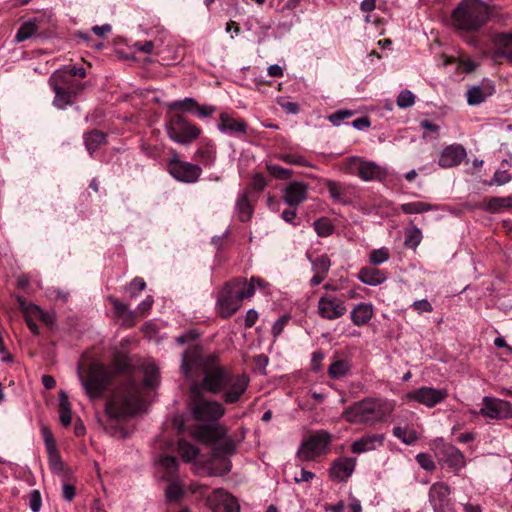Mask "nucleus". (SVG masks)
Wrapping results in <instances>:
<instances>
[{
  "label": "nucleus",
  "instance_id": "20",
  "mask_svg": "<svg viewBox=\"0 0 512 512\" xmlns=\"http://www.w3.org/2000/svg\"><path fill=\"white\" fill-rule=\"evenodd\" d=\"M307 196L308 185L301 181L289 183L283 191V200L291 207H297L303 203L307 199Z\"/></svg>",
  "mask_w": 512,
  "mask_h": 512
},
{
  "label": "nucleus",
  "instance_id": "38",
  "mask_svg": "<svg viewBox=\"0 0 512 512\" xmlns=\"http://www.w3.org/2000/svg\"><path fill=\"white\" fill-rule=\"evenodd\" d=\"M38 31V26L35 20L26 21L21 25L15 35L16 42H23L31 38Z\"/></svg>",
  "mask_w": 512,
  "mask_h": 512
},
{
  "label": "nucleus",
  "instance_id": "57",
  "mask_svg": "<svg viewBox=\"0 0 512 512\" xmlns=\"http://www.w3.org/2000/svg\"><path fill=\"white\" fill-rule=\"evenodd\" d=\"M511 180L509 173L505 170H497L494 173L493 181L498 185H503Z\"/></svg>",
  "mask_w": 512,
  "mask_h": 512
},
{
  "label": "nucleus",
  "instance_id": "34",
  "mask_svg": "<svg viewBox=\"0 0 512 512\" xmlns=\"http://www.w3.org/2000/svg\"><path fill=\"white\" fill-rule=\"evenodd\" d=\"M59 418L63 426L67 427L71 424V405L68 396L64 391L60 392L59 399Z\"/></svg>",
  "mask_w": 512,
  "mask_h": 512
},
{
  "label": "nucleus",
  "instance_id": "32",
  "mask_svg": "<svg viewBox=\"0 0 512 512\" xmlns=\"http://www.w3.org/2000/svg\"><path fill=\"white\" fill-rule=\"evenodd\" d=\"M437 208L438 207L436 205L422 201L409 202L400 205L401 211L405 214H421L436 210Z\"/></svg>",
  "mask_w": 512,
  "mask_h": 512
},
{
  "label": "nucleus",
  "instance_id": "42",
  "mask_svg": "<svg viewBox=\"0 0 512 512\" xmlns=\"http://www.w3.org/2000/svg\"><path fill=\"white\" fill-rule=\"evenodd\" d=\"M277 159L292 165L307 167L309 166L306 158L300 154L295 153H281L277 155Z\"/></svg>",
  "mask_w": 512,
  "mask_h": 512
},
{
  "label": "nucleus",
  "instance_id": "27",
  "mask_svg": "<svg viewBox=\"0 0 512 512\" xmlns=\"http://www.w3.org/2000/svg\"><path fill=\"white\" fill-rule=\"evenodd\" d=\"M358 175L364 181L380 180L385 177L386 171L375 162L362 161L358 167Z\"/></svg>",
  "mask_w": 512,
  "mask_h": 512
},
{
  "label": "nucleus",
  "instance_id": "17",
  "mask_svg": "<svg viewBox=\"0 0 512 512\" xmlns=\"http://www.w3.org/2000/svg\"><path fill=\"white\" fill-rule=\"evenodd\" d=\"M491 43V57L494 60L505 59L512 66V33H495Z\"/></svg>",
  "mask_w": 512,
  "mask_h": 512
},
{
  "label": "nucleus",
  "instance_id": "52",
  "mask_svg": "<svg viewBox=\"0 0 512 512\" xmlns=\"http://www.w3.org/2000/svg\"><path fill=\"white\" fill-rule=\"evenodd\" d=\"M235 450V443L231 439H226L219 443L217 447H215L216 455H229L232 454Z\"/></svg>",
  "mask_w": 512,
  "mask_h": 512
},
{
  "label": "nucleus",
  "instance_id": "33",
  "mask_svg": "<svg viewBox=\"0 0 512 512\" xmlns=\"http://www.w3.org/2000/svg\"><path fill=\"white\" fill-rule=\"evenodd\" d=\"M351 369V363L345 359L334 360L329 368L328 374L331 378L338 379L345 376Z\"/></svg>",
  "mask_w": 512,
  "mask_h": 512
},
{
  "label": "nucleus",
  "instance_id": "60",
  "mask_svg": "<svg viewBox=\"0 0 512 512\" xmlns=\"http://www.w3.org/2000/svg\"><path fill=\"white\" fill-rule=\"evenodd\" d=\"M419 126L421 129L431 132L433 134H438V132L440 130V127L437 124H435L427 119L421 120L419 123Z\"/></svg>",
  "mask_w": 512,
  "mask_h": 512
},
{
  "label": "nucleus",
  "instance_id": "64",
  "mask_svg": "<svg viewBox=\"0 0 512 512\" xmlns=\"http://www.w3.org/2000/svg\"><path fill=\"white\" fill-rule=\"evenodd\" d=\"M352 126L357 130H365L370 127V121L367 117H361L354 120Z\"/></svg>",
  "mask_w": 512,
  "mask_h": 512
},
{
  "label": "nucleus",
  "instance_id": "23",
  "mask_svg": "<svg viewBox=\"0 0 512 512\" xmlns=\"http://www.w3.org/2000/svg\"><path fill=\"white\" fill-rule=\"evenodd\" d=\"M248 125L245 121L234 118L227 112H222L219 116L218 129L222 133L231 135H245Z\"/></svg>",
  "mask_w": 512,
  "mask_h": 512
},
{
  "label": "nucleus",
  "instance_id": "1",
  "mask_svg": "<svg viewBox=\"0 0 512 512\" xmlns=\"http://www.w3.org/2000/svg\"><path fill=\"white\" fill-rule=\"evenodd\" d=\"M181 369L187 377L202 374L200 386L203 390L222 394L226 404L238 402L246 392L249 377L242 373H234L229 368L220 365L216 357L199 356L194 352L186 351L183 354Z\"/></svg>",
  "mask_w": 512,
  "mask_h": 512
},
{
  "label": "nucleus",
  "instance_id": "55",
  "mask_svg": "<svg viewBox=\"0 0 512 512\" xmlns=\"http://www.w3.org/2000/svg\"><path fill=\"white\" fill-rule=\"evenodd\" d=\"M412 308L416 310L418 313L427 312L430 313L433 311V307L431 303L427 299L417 300L412 304Z\"/></svg>",
  "mask_w": 512,
  "mask_h": 512
},
{
  "label": "nucleus",
  "instance_id": "36",
  "mask_svg": "<svg viewBox=\"0 0 512 512\" xmlns=\"http://www.w3.org/2000/svg\"><path fill=\"white\" fill-rule=\"evenodd\" d=\"M393 435L406 445H411L418 440L416 431L407 427L395 426L393 428Z\"/></svg>",
  "mask_w": 512,
  "mask_h": 512
},
{
  "label": "nucleus",
  "instance_id": "3",
  "mask_svg": "<svg viewBox=\"0 0 512 512\" xmlns=\"http://www.w3.org/2000/svg\"><path fill=\"white\" fill-rule=\"evenodd\" d=\"M194 419L208 424L198 425L191 429L190 434L201 442H215L221 439L226 431L216 424L224 415L223 405L214 400H208L196 394L190 404Z\"/></svg>",
  "mask_w": 512,
  "mask_h": 512
},
{
  "label": "nucleus",
  "instance_id": "15",
  "mask_svg": "<svg viewBox=\"0 0 512 512\" xmlns=\"http://www.w3.org/2000/svg\"><path fill=\"white\" fill-rule=\"evenodd\" d=\"M480 414L490 419H510L512 404L506 400L485 396L482 399Z\"/></svg>",
  "mask_w": 512,
  "mask_h": 512
},
{
  "label": "nucleus",
  "instance_id": "44",
  "mask_svg": "<svg viewBox=\"0 0 512 512\" xmlns=\"http://www.w3.org/2000/svg\"><path fill=\"white\" fill-rule=\"evenodd\" d=\"M326 187H327L330 197L333 200L339 201V202L344 201L345 192H344L342 185L339 182L329 180L326 183Z\"/></svg>",
  "mask_w": 512,
  "mask_h": 512
},
{
  "label": "nucleus",
  "instance_id": "37",
  "mask_svg": "<svg viewBox=\"0 0 512 512\" xmlns=\"http://www.w3.org/2000/svg\"><path fill=\"white\" fill-rule=\"evenodd\" d=\"M178 451L185 462H191L199 454V449L184 439L178 441Z\"/></svg>",
  "mask_w": 512,
  "mask_h": 512
},
{
  "label": "nucleus",
  "instance_id": "24",
  "mask_svg": "<svg viewBox=\"0 0 512 512\" xmlns=\"http://www.w3.org/2000/svg\"><path fill=\"white\" fill-rule=\"evenodd\" d=\"M494 86L490 81H483L480 85L472 86L467 91L469 105H479L494 93Z\"/></svg>",
  "mask_w": 512,
  "mask_h": 512
},
{
  "label": "nucleus",
  "instance_id": "16",
  "mask_svg": "<svg viewBox=\"0 0 512 512\" xmlns=\"http://www.w3.org/2000/svg\"><path fill=\"white\" fill-rule=\"evenodd\" d=\"M451 489L444 482H436L429 489V502L434 512H453Z\"/></svg>",
  "mask_w": 512,
  "mask_h": 512
},
{
  "label": "nucleus",
  "instance_id": "45",
  "mask_svg": "<svg viewBox=\"0 0 512 512\" xmlns=\"http://www.w3.org/2000/svg\"><path fill=\"white\" fill-rule=\"evenodd\" d=\"M269 174L280 180H288L292 177L293 171L283 168L277 164H267Z\"/></svg>",
  "mask_w": 512,
  "mask_h": 512
},
{
  "label": "nucleus",
  "instance_id": "30",
  "mask_svg": "<svg viewBox=\"0 0 512 512\" xmlns=\"http://www.w3.org/2000/svg\"><path fill=\"white\" fill-rule=\"evenodd\" d=\"M484 209L490 213H500L512 209V195L507 197H491L487 200Z\"/></svg>",
  "mask_w": 512,
  "mask_h": 512
},
{
  "label": "nucleus",
  "instance_id": "14",
  "mask_svg": "<svg viewBox=\"0 0 512 512\" xmlns=\"http://www.w3.org/2000/svg\"><path fill=\"white\" fill-rule=\"evenodd\" d=\"M317 312L321 318L332 321L344 316L347 307L343 299L335 295L325 294L318 300Z\"/></svg>",
  "mask_w": 512,
  "mask_h": 512
},
{
  "label": "nucleus",
  "instance_id": "35",
  "mask_svg": "<svg viewBox=\"0 0 512 512\" xmlns=\"http://www.w3.org/2000/svg\"><path fill=\"white\" fill-rule=\"evenodd\" d=\"M105 134L98 130H93L84 136V143L86 149L92 155V153L105 142Z\"/></svg>",
  "mask_w": 512,
  "mask_h": 512
},
{
  "label": "nucleus",
  "instance_id": "43",
  "mask_svg": "<svg viewBox=\"0 0 512 512\" xmlns=\"http://www.w3.org/2000/svg\"><path fill=\"white\" fill-rule=\"evenodd\" d=\"M313 226L317 235L320 237H327L331 235L334 231V226L326 218H321L314 221Z\"/></svg>",
  "mask_w": 512,
  "mask_h": 512
},
{
  "label": "nucleus",
  "instance_id": "40",
  "mask_svg": "<svg viewBox=\"0 0 512 512\" xmlns=\"http://www.w3.org/2000/svg\"><path fill=\"white\" fill-rule=\"evenodd\" d=\"M422 240V232L416 226L405 231V245L410 248H416Z\"/></svg>",
  "mask_w": 512,
  "mask_h": 512
},
{
  "label": "nucleus",
  "instance_id": "11",
  "mask_svg": "<svg viewBox=\"0 0 512 512\" xmlns=\"http://www.w3.org/2000/svg\"><path fill=\"white\" fill-rule=\"evenodd\" d=\"M433 449L440 461H443L449 468L458 473L466 466L464 454L454 445L438 438L433 442Z\"/></svg>",
  "mask_w": 512,
  "mask_h": 512
},
{
  "label": "nucleus",
  "instance_id": "51",
  "mask_svg": "<svg viewBox=\"0 0 512 512\" xmlns=\"http://www.w3.org/2000/svg\"><path fill=\"white\" fill-rule=\"evenodd\" d=\"M415 459L422 469L426 471H433L435 469V462L429 454L419 453Z\"/></svg>",
  "mask_w": 512,
  "mask_h": 512
},
{
  "label": "nucleus",
  "instance_id": "62",
  "mask_svg": "<svg viewBox=\"0 0 512 512\" xmlns=\"http://www.w3.org/2000/svg\"><path fill=\"white\" fill-rule=\"evenodd\" d=\"M258 319V312L255 309H249L245 316V326L252 327Z\"/></svg>",
  "mask_w": 512,
  "mask_h": 512
},
{
  "label": "nucleus",
  "instance_id": "48",
  "mask_svg": "<svg viewBox=\"0 0 512 512\" xmlns=\"http://www.w3.org/2000/svg\"><path fill=\"white\" fill-rule=\"evenodd\" d=\"M396 102L399 108H409L415 103V95L410 90H403L398 95Z\"/></svg>",
  "mask_w": 512,
  "mask_h": 512
},
{
  "label": "nucleus",
  "instance_id": "56",
  "mask_svg": "<svg viewBox=\"0 0 512 512\" xmlns=\"http://www.w3.org/2000/svg\"><path fill=\"white\" fill-rule=\"evenodd\" d=\"M215 112V107L213 106H201L198 104V107L194 109V114H196L199 118H207L210 117Z\"/></svg>",
  "mask_w": 512,
  "mask_h": 512
},
{
  "label": "nucleus",
  "instance_id": "50",
  "mask_svg": "<svg viewBox=\"0 0 512 512\" xmlns=\"http://www.w3.org/2000/svg\"><path fill=\"white\" fill-rule=\"evenodd\" d=\"M28 505L32 512H39L42 506V498L39 490H31L28 495Z\"/></svg>",
  "mask_w": 512,
  "mask_h": 512
},
{
  "label": "nucleus",
  "instance_id": "19",
  "mask_svg": "<svg viewBox=\"0 0 512 512\" xmlns=\"http://www.w3.org/2000/svg\"><path fill=\"white\" fill-rule=\"evenodd\" d=\"M384 439V434L367 433L352 442L351 451L354 454H362L377 450L378 448L383 446Z\"/></svg>",
  "mask_w": 512,
  "mask_h": 512
},
{
  "label": "nucleus",
  "instance_id": "12",
  "mask_svg": "<svg viewBox=\"0 0 512 512\" xmlns=\"http://www.w3.org/2000/svg\"><path fill=\"white\" fill-rule=\"evenodd\" d=\"M447 396L448 392L446 389H436L433 387L422 386L407 392L403 396V399L407 403L417 402L431 408L444 401Z\"/></svg>",
  "mask_w": 512,
  "mask_h": 512
},
{
  "label": "nucleus",
  "instance_id": "31",
  "mask_svg": "<svg viewBox=\"0 0 512 512\" xmlns=\"http://www.w3.org/2000/svg\"><path fill=\"white\" fill-rule=\"evenodd\" d=\"M194 159L205 166H211L216 159V147L212 143H207L197 149Z\"/></svg>",
  "mask_w": 512,
  "mask_h": 512
},
{
  "label": "nucleus",
  "instance_id": "18",
  "mask_svg": "<svg viewBox=\"0 0 512 512\" xmlns=\"http://www.w3.org/2000/svg\"><path fill=\"white\" fill-rule=\"evenodd\" d=\"M207 503L214 512H240L236 498L221 488L212 492Z\"/></svg>",
  "mask_w": 512,
  "mask_h": 512
},
{
  "label": "nucleus",
  "instance_id": "58",
  "mask_svg": "<svg viewBox=\"0 0 512 512\" xmlns=\"http://www.w3.org/2000/svg\"><path fill=\"white\" fill-rule=\"evenodd\" d=\"M288 319H289V318H288L287 316H283V317L279 318V319H278V320L273 324V326H272V334L274 335V337H277V336H279V335L282 333V331H283V329H284L285 325H286V324H287V322H288Z\"/></svg>",
  "mask_w": 512,
  "mask_h": 512
},
{
  "label": "nucleus",
  "instance_id": "21",
  "mask_svg": "<svg viewBox=\"0 0 512 512\" xmlns=\"http://www.w3.org/2000/svg\"><path fill=\"white\" fill-rule=\"evenodd\" d=\"M355 467L356 458L340 457L333 461L329 474L333 480L343 482L353 474Z\"/></svg>",
  "mask_w": 512,
  "mask_h": 512
},
{
  "label": "nucleus",
  "instance_id": "61",
  "mask_svg": "<svg viewBox=\"0 0 512 512\" xmlns=\"http://www.w3.org/2000/svg\"><path fill=\"white\" fill-rule=\"evenodd\" d=\"M62 497L67 501H72L75 497V488L69 483H64L62 486Z\"/></svg>",
  "mask_w": 512,
  "mask_h": 512
},
{
  "label": "nucleus",
  "instance_id": "47",
  "mask_svg": "<svg viewBox=\"0 0 512 512\" xmlns=\"http://www.w3.org/2000/svg\"><path fill=\"white\" fill-rule=\"evenodd\" d=\"M331 266V261L326 254L320 255L314 261H312V269L314 272L327 274Z\"/></svg>",
  "mask_w": 512,
  "mask_h": 512
},
{
  "label": "nucleus",
  "instance_id": "2",
  "mask_svg": "<svg viewBox=\"0 0 512 512\" xmlns=\"http://www.w3.org/2000/svg\"><path fill=\"white\" fill-rule=\"evenodd\" d=\"M142 372L144 374L143 385H140L134 378L127 376L107 398L105 416L108 423L105 425V429L112 436L122 434V431H118L114 423L125 420L143 410V387L154 389L160 383L159 369L153 361L144 362Z\"/></svg>",
  "mask_w": 512,
  "mask_h": 512
},
{
  "label": "nucleus",
  "instance_id": "6",
  "mask_svg": "<svg viewBox=\"0 0 512 512\" xmlns=\"http://www.w3.org/2000/svg\"><path fill=\"white\" fill-rule=\"evenodd\" d=\"M491 15V7L482 0H463L453 10L451 20L455 29L474 32L484 26Z\"/></svg>",
  "mask_w": 512,
  "mask_h": 512
},
{
  "label": "nucleus",
  "instance_id": "5",
  "mask_svg": "<svg viewBox=\"0 0 512 512\" xmlns=\"http://www.w3.org/2000/svg\"><path fill=\"white\" fill-rule=\"evenodd\" d=\"M394 408L393 401L368 397L347 407L343 412V417L352 424L372 426L388 418Z\"/></svg>",
  "mask_w": 512,
  "mask_h": 512
},
{
  "label": "nucleus",
  "instance_id": "28",
  "mask_svg": "<svg viewBox=\"0 0 512 512\" xmlns=\"http://www.w3.org/2000/svg\"><path fill=\"white\" fill-rule=\"evenodd\" d=\"M357 277L362 283L370 286L380 285L387 279L383 271L372 266L361 268Z\"/></svg>",
  "mask_w": 512,
  "mask_h": 512
},
{
  "label": "nucleus",
  "instance_id": "7",
  "mask_svg": "<svg viewBox=\"0 0 512 512\" xmlns=\"http://www.w3.org/2000/svg\"><path fill=\"white\" fill-rule=\"evenodd\" d=\"M77 374L85 393L90 399L101 398L112 381V372L100 364H91L86 376L79 367Z\"/></svg>",
  "mask_w": 512,
  "mask_h": 512
},
{
  "label": "nucleus",
  "instance_id": "13",
  "mask_svg": "<svg viewBox=\"0 0 512 512\" xmlns=\"http://www.w3.org/2000/svg\"><path fill=\"white\" fill-rule=\"evenodd\" d=\"M168 171L174 179L183 183L197 182L202 173L199 165L181 161L177 157L169 161Z\"/></svg>",
  "mask_w": 512,
  "mask_h": 512
},
{
  "label": "nucleus",
  "instance_id": "9",
  "mask_svg": "<svg viewBox=\"0 0 512 512\" xmlns=\"http://www.w3.org/2000/svg\"><path fill=\"white\" fill-rule=\"evenodd\" d=\"M166 129L169 138L179 144H188L200 135V129L180 114L171 117Z\"/></svg>",
  "mask_w": 512,
  "mask_h": 512
},
{
  "label": "nucleus",
  "instance_id": "41",
  "mask_svg": "<svg viewBox=\"0 0 512 512\" xmlns=\"http://www.w3.org/2000/svg\"><path fill=\"white\" fill-rule=\"evenodd\" d=\"M169 484L166 488V496L170 501L179 500L184 491L179 479L169 480Z\"/></svg>",
  "mask_w": 512,
  "mask_h": 512
},
{
  "label": "nucleus",
  "instance_id": "4",
  "mask_svg": "<svg viewBox=\"0 0 512 512\" xmlns=\"http://www.w3.org/2000/svg\"><path fill=\"white\" fill-rule=\"evenodd\" d=\"M265 282L258 277H251L247 282L244 278H236L226 283L219 291L216 301V310L222 318H229L241 307L244 299L251 298L255 288H262Z\"/></svg>",
  "mask_w": 512,
  "mask_h": 512
},
{
  "label": "nucleus",
  "instance_id": "63",
  "mask_svg": "<svg viewBox=\"0 0 512 512\" xmlns=\"http://www.w3.org/2000/svg\"><path fill=\"white\" fill-rule=\"evenodd\" d=\"M220 464H221L220 469L216 470V471H213L212 475H223V474L228 473L230 471L231 463H230V461L227 458L222 457L220 459Z\"/></svg>",
  "mask_w": 512,
  "mask_h": 512
},
{
  "label": "nucleus",
  "instance_id": "29",
  "mask_svg": "<svg viewBox=\"0 0 512 512\" xmlns=\"http://www.w3.org/2000/svg\"><path fill=\"white\" fill-rule=\"evenodd\" d=\"M235 214L239 221L247 222L251 219L253 208L248 200L247 194L243 193L236 201Z\"/></svg>",
  "mask_w": 512,
  "mask_h": 512
},
{
  "label": "nucleus",
  "instance_id": "22",
  "mask_svg": "<svg viewBox=\"0 0 512 512\" xmlns=\"http://www.w3.org/2000/svg\"><path fill=\"white\" fill-rule=\"evenodd\" d=\"M466 150L460 144H452L447 146L441 152L439 158V166L442 168H451L458 166L466 157Z\"/></svg>",
  "mask_w": 512,
  "mask_h": 512
},
{
  "label": "nucleus",
  "instance_id": "25",
  "mask_svg": "<svg viewBox=\"0 0 512 512\" xmlns=\"http://www.w3.org/2000/svg\"><path fill=\"white\" fill-rule=\"evenodd\" d=\"M373 316L374 306L371 303H358L350 311V319L358 327L367 325Z\"/></svg>",
  "mask_w": 512,
  "mask_h": 512
},
{
  "label": "nucleus",
  "instance_id": "26",
  "mask_svg": "<svg viewBox=\"0 0 512 512\" xmlns=\"http://www.w3.org/2000/svg\"><path fill=\"white\" fill-rule=\"evenodd\" d=\"M178 468L179 464L174 456H163L158 460L160 477L165 481L179 479Z\"/></svg>",
  "mask_w": 512,
  "mask_h": 512
},
{
  "label": "nucleus",
  "instance_id": "49",
  "mask_svg": "<svg viewBox=\"0 0 512 512\" xmlns=\"http://www.w3.org/2000/svg\"><path fill=\"white\" fill-rule=\"evenodd\" d=\"M354 115V112L351 111V110H347V109H343V110H338L336 111L335 113L331 114L328 116V120L334 125V126H339L341 125V123L352 117Z\"/></svg>",
  "mask_w": 512,
  "mask_h": 512
},
{
  "label": "nucleus",
  "instance_id": "54",
  "mask_svg": "<svg viewBox=\"0 0 512 512\" xmlns=\"http://www.w3.org/2000/svg\"><path fill=\"white\" fill-rule=\"evenodd\" d=\"M109 301L111 302L115 310V313L118 316L124 317L126 314L131 316L132 313L128 310L127 306L124 303L120 302L118 299L112 296L109 297Z\"/></svg>",
  "mask_w": 512,
  "mask_h": 512
},
{
  "label": "nucleus",
  "instance_id": "10",
  "mask_svg": "<svg viewBox=\"0 0 512 512\" xmlns=\"http://www.w3.org/2000/svg\"><path fill=\"white\" fill-rule=\"evenodd\" d=\"M331 442V435L326 431H319L306 439L298 450V457L302 461H311L326 453Z\"/></svg>",
  "mask_w": 512,
  "mask_h": 512
},
{
  "label": "nucleus",
  "instance_id": "59",
  "mask_svg": "<svg viewBox=\"0 0 512 512\" xmlns=\"http://www.w3.org/2000/svg\"><path fill=\"white\" fill-rule=\"evenodd\" d=\"M62 70L66 72V74L70 77V79H73V76H79L81 78H84L86 76V71L83 67H65Z\"/></svg>",
  "mask_w": 512,
  "mask_h": 512
},
{
  "label": "nucleus",
  "instance_id": "46",
  "mask_svg": "<svg viewBox=\"0 0 512 512\" xmlns=\"http://www.w3.org/2000/svg\"><path fill=\"white\" fill-rule=\"evenodd\" d=\"M390 257L389 250L385 247L374 249L369 255V261L373 265H380L386 262Z\"/></svg>",
  "mask_w": 512,
  "mask_h": 512
},
{
  "label": "nucleus",
  "instance_id": "8",
  "mask_svg": "<svg viewBox=\"0 0 512 512\" xmlns=\"http://www.w3.org/2000/svg\"><path fill=\"white\" fill-rule=\"evenodd\" d=\"M49 84L55 93L53 104L58 109H64L72 103V98L78 94L81 85L66 74L64 70H56L49 78Z\"/></svg>",
  "mask_w": 512,
  "mask_h": 512
},
{
  "label": "nucleus",
  "instance_id": "53",
  "mask_svg": "<svg viewBox=\"0 0 512 512\" xmlns=\"http://www.w3.org/2000/svg\"><path fill=\"white\" fill-rule=\"evenodd\" d=\"M145 288H146L145 281L140 277H136L129 284L127 291L129 292L131 297H136L138 295V293L143 291Z\"/></svg>",
  "mask_w": 512,
  "mask_h": 512
},
{
  "label": "nucleus",
  "instance_id": "39",
  "mask_svg": "<svg viewBox=\"0 0 512 512\" xmlns=\"http://www.w3.org/2000/svg\"><path fill=\"white\" fill-rule=\"evenodd\" d=\"M169 110H180L184 112L193 113L194 109L198 107V102L190 97L182 100H176L167 104Z\"/></svg>",
  "mask_w": 512,
  "mask_h": 512
}]
</instances>
